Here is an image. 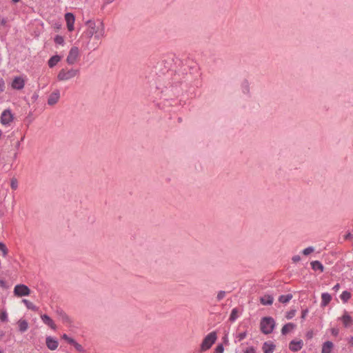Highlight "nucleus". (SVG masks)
<instances>
[{"label":"nucleus","instance_id":"obj_1","mask_svg":"<svg viewBox=\"0 0 353 353\" xmlns=\"http://www.w3.org/2000/svg\"><path fill=\"white\" fill-rule=\"evenodd\" d=\"M85 25L87 30L83 32L79 41L85 49L95 50L101 44L99 40L105 36L104 23L99 21L97 24L94 20L90 19Z\"/></svg>","mask_w":353,"mask_h":353},{"label":"nucleus","instance_id":"obj_2","mask_svg":"<svg viewBox=\"0 0 353 353\" xmlns=\"http://www.w3.org/2000/svg\"><path fill=\"white\" fill-rule=\"evenodd\" d=\"M276 325L274 319L271 316H265L261 319L260 330L264 334H271Z\"/></svg>","mask_w":353,"mask_h":353},{"label":"nucleus","instance_id":"obj_3","mask_svg":"<svg viewBox=\"0 0 353 353\" xmlns=\"http://www.w3.org/2000/svg\"><path fill=\"white\" fill-rule=\"evenodd\" d=\"M80 70L79 69L71 68L67 70L62 68L58 73L57 79L59 81H68L79 75Z\"/></svg>","mask_w":353,"mask_h":353},{"label":"nucleus","instance_id":"obj_4","mask_svg":"<svg viewBox=\"0 0 353 353\" xmlns=\"http://www.w3.org/2000/svg\"><path fill=\"white\" fill-rule=\"evenodd\" d=\"M217 339V334L216 332H212L209 333L203 339L200 349L201 352H205L212 346V345L216 342Z\"/></svg>","mask_w":353,"mask_h":353},{"label":"nucleus","instance_id":"obj_5","mask_svg":"<svg viewBox=\"0 0 353 353\" xmlns=\"http://www.w3.org/2000/svg\"><path fill=\"white\" fill-rule=\"evenodd\" d=\"M80 54L79 48L77 46H72L66 58V62L68 65H74L79 59Z\"/></svg>","mask_w":353,"mask_h":353},{"label":"nucleus","instance_id":"obj_6","mask_svg":"<svg viewBox=\"0 0 353 353\" xmlns=\"http://www.w3.org/2000/svg\"><path fill=\"white\" fill-rule=\"evenodd\" d=\"M30 288L24 284H18L14 286V294L18 297L28 296L30 294Z\"/></svg>","mask_w":353,"mask_h":353},{"label":"nucleus","instance_id":"obj_7","mask_svg":"<svg viewBox=\"0 0 353 353\" xmlns=\"http://www.w3.org/2000/svg\"><path fill=\"white\" fill-rule=\"evenodd\" d=\"M14 116L10 109L4 110L1 115V123L2 125H8L13 121Z\"/></svg>","mask_w":353,"mask_h":353},{"label":"nucleus","instance_id":"obj_8","mask_svg":"<svg viewBox=\"0 0 353 353\" xmlns=\"http://www.w3.org/2000/svg\"><path fill=\"white\" fill-rule=\"evenodd\" d=\"M46 344L49 350H55L59 346V341L55 338L51 336H48L46 338Z\"/></svg>","mask_w":353,"mask_h":353},{"label":"nucleus","instance_id":"obj_9","mask_svg":"<svg viewBox=\"0 0 353 353\" xmlns=\"http://www.w3.org/2000/svg\"><path fill=\"white\" fill-rule=\"evenodd\" d=\"M65 20L66 21L67 28L68 31L72 32L74 30V23L75 21L74 15L71 12H67L65 14Z\"/></svg>","mask_w":353,"mask_h":353},{"label":"nucleus","instance_id":"obj_10","mask_svg":"<svg viewBox=\"0 0 353 353\" xmlns=\"http://www.w3.org/2000/svg\"><path fill=\"white\" fill-rule=\"evenodd\" d=\"M303 342L302 340H299V341L292 340L289 343V349L292 352H294L301 350L303 348Z\"/></svg>","mask_w":353,"mask_h":353},{"label":"nucleus","instance_id":"obj_11","mask_svg":"<svg viewBox=\"0 0 353 353\" xmlns=\"http://www.w3.org/2000/svg\"><path fill=\"white\" fill-rule=\"evenodd\" d=\"M25 81L21 77H16L12 82V88L15 90H21L24 88Z\"/></svg>","mask_w":353,"mask_h":353},{"label":"nucleus","instance_id":"obj_12","mask_svg":"<svg viewBox=\"0 0 353 353\" xmlns=\"http://www.w3.org/2000/svg\"><path fill=\"white\" fill-rule=\"evenodd\" d=\"M60 98V92L59 90H54L52 92L48 99V104L49 105H54L56 104Z\"/></svg>","mask_w":353,"mask_h":353},{"label":"nucleus","instance_id":"obj_13","mask_svg":"<svg viewBox=\"0 0 353 353\" xmlns=\"http://www.w3.org/2000/svg\"><path fill=\"white\" fill-rule=\"evenodd\" d=\"M41 319L42 321L47 325H48L51 329L56 330L57 326L54 324L53 320L48 315V314H42L41 316Z\"/></svg>","mask_w":353,"mask_h":353},{"label":"nucleus","instance_id":"obj_14","mask_svg":"<svg viewBox=\"0 0 353 353\" xmlns=\"http://www.w3.org/2000/svg\"><path fill=\"white\" fill-rule=\"evenodd\" d=\"M273 301L274 297L270 294H265L260 298V303L263 305H271Z\"/></svg>","mask_w":353,"mask_h":353},{"label":"nucleus","instance_id":"obj_15","mask_svg":"<svg viewBox=\"0 0 353 353\" xmlns=\"http://www.w3.org/2000/svg\"><path fill=\"white\" fill-rule=\"evenodd\" d=\"M276 345L272 343L265 342L263 344L262 350L263 353H273Z\"/></svg>","mask_w":353,"mask_h":353},{"label":"nucleus","instance_id":"obj_16","mask_svg":"<svg viewBox=\"0 0 353 353\" xmlns=\"http://www.w3.org/2000/svg\"><path fill=\"white\" fill-rule=\"evenodd\" d=\"M296 327V324L293 323H288L285 324L281 328V334L283 335L288 334L291 330L295 329Z\"/></svg>","mask_w":353,"mask_h":353},{"label":"nucleus","instance_id":"obj_17","mask_svg":"<svg viewBox=\"0 0 353 353\" xmlns=\"http://www.w3.org/2000/svg\"><path fill=\"white\" fill-rule=\"evenodd\" d=\"M341 319L345 327H350L352 323V319L347 312H344V314L341 317Z\"/></svg>","mask_w":353,"mask_h":353},{"label":"nucleus","instance_id":"obj_18","mask_svg":"<svg viewBox=\"0 0 353 353\" xmlns=\"http://www.w3.org/2000/svg\"><path fill=\"white\" fill-rule=\"evenodd\" d=\"M312 269L314 271H319L323 272L324 271V266L319 261H313L310 263Z\"/></svg>","mask_w":353,"mask_h":353},{"label":"nucleus","instance_id":"obj_19","mask_svg":"<svg viewBox=\"0 0 353 353\" xmlns=\"http://www.w3.org/2000/svg\"><path fill=\"white\" fill-rule=\"evenodd\" d=\"M61 57L58 54L51 57L48 61V66L50 68H52L61 61Z\"/></svg>","mask_w":353,"mask_h":353},{"label":"nucleus","instance_id":"obj_20","mask_svg":"<svg viewBox=\"0 0 353 353\" xmlns=\"http://www.w3.org/2000/svg\"><path fill=\"white\" fill-rule=\"evenodd\" d=\"M18 326H19V331L21 333H23L28 329V323L25 319H20L17 322Z\"/></svg>","mask_w":353,"mask_h":353},{"label":"nucleus","instance_id":"obj_21","mask_svg":"<svg viewBox=\"0 0 353 353\" xmlns=\"http://www.w3.org/2000/svg\"><path fill=\"white\" fill-rule=\"evenodd\" d=\"M332 300V296L329 293L324 292L321 294V306L325 307Z\"/></svg>","mask_w":353,"mask_h":353},{"label":"nucleus","instance_id":"obj_22","mask_svg":"<svg viewBox=\"0 0 353 353\" xmlns=\"http://www.w3.org/2000/svg\"><path fill=\"white\" fill-rule=\"evenodd\" d=\"M57 315L61 319L64 323H70V319L67 314L61 308H59L56 311Z\"/></svg>","mask_w":353,"mask_h":353},{"label":"nucleus","instance_id":"obj_23","mask_svg":"<svg viewBox=\"0 0 353 353\" xmlns=\"http://www.w3.org/2000/svg\"><path fill=\"white\" fill-rule=\"evenodd\" d=\"M333 346H334V345L332 341H325L323 344L321 353H330L332 351V349L333 348Z\"/></svg>","mask_w":353,"mask_h":353},{"label":"nucleus","instance_id":"obj_24","mask_svg":"<svg viewBox=\"0 0 353 353\" xmlns=\"http://www.w3.org/2000/svg\"><path fill=\"white\" fill-rule=\"evenodd\" d=\"M293 296L292 294H282L279 297V301L282 303H288L292 299Z\"/></svg>","mask_w":353,"mask_h":353},{"label":"nucleus","instance_id":"obj_25","mask_svg":"<svg viewBox=\"0 0 353 353\" xmlns=\"http://www.w3.org/2000/svg\"><path fill=\"white\" fill-rule=\"evenodd\" d=\"M22 302L26 305V307L32 311H37L38 307L32 302L27 299H23Z\"/></svg>","mask_w":353,"mask_h":353},{"label":"nucleus","instance_id":"obj_26","mask_svg":"<svg viewBox=\"0 0 353 353\" xmlns=\"http://www.w3.org/2000/svg\"><path fill=\"white\" fill-rule=\"evenodd\" d=\"M340 298L343 303H347L351 298V293L347 290H345L341 294Z\"/></svg>","mask_w":353,"mask_h":353},{"label":"nucleus","instance_id":"obj_27","mask_svg":"<svg viewBox=\"0 0 353 353\" xmlns=\"http://www.w3.org/2000/svg\"><path fill=\"white\" fill-rule=\"evenodd\" d=\"M238 313H239L238 308H236V307L233 308L232 310L231 314L229 317L230 321H231V322L235 321L238 318Z\"/></svg>","mask_w":353,"mask_h":353},{"label":"nucleus","instance_id":"obj_28","mask_svg":"<svg viewBox=\"0 0 353 353\" xmlns=\"http://www.w3.org/2000/svg\"><path fill=\"white\" fill-rule=\"evenodd\" d=\"M242 91L244 94H248L250 92V85L248 80L245 79L241 83Z\"/></svg>","mask_w":353,"mask_h":353},{"label":"nucleus","instance_id":"obj_29","mask_svg":"<svg viewBox=\"0 0 353 353\" xmlns=\"http://www.w3.org/2000/svg\"><path fill=\"white\" fill-rule=\"evenodd\" d=\"M0 251L2 252V256L6 257L8 253V250L5 243L0 242Z\"/></svg>","mask_w":353,"mask_h":353},{"label":"nucleus","instance_id":"obj_30","mask_svg":"<svg viewBox=\"0 0 353 353\" xmlns=\"http://www.w3.org/2000/svg\"><path fill=\"white\" fill-rule=\"evenodd\" d=\"M71 345H73L76 350L78 351L79 352H84L85 350L82 345L77 343L75 340L74 341V343H72Z\"/></svg>","mask_w":353,"mask_h":353},{"label":"nucleus","instance_id":"obj_31","mask_svg":"<svg viewBox=\"0 0 353 353\" xmlns=\"http://www.w3.org/2000/svg\"><path fill=\"white\" fill-rule=\"evenodd\" d=\"M296 313V310L292 309L290 311L286 312L285 318L287 319H292L295 316Z\"/></svg>","mask_w":353,"mask_h":353},{"label":"nucleus","instance_id":"obj_32","mask_svg":"<svg viewBox=\"0 0 353 353\" xmlns=\"http://www.w3.org/2000/svg\"><path fill=\"white\" fill-rule=\"evenodd\" d=\"M54 41L55 43H57V44H59V45L64 44V39L62 36L56 35L54 39Z\"/></svg>","mask_w":353,"mask_h":353},{"label":"nucleus","instance_id":"obj_33","mask_svg":"<svg viewBox=\"0 0 353 353\" xmlns=\"http://www.w3.org/2000/svg\"><path fill=\"white\" fill-rule=\"evenodd\" d=\"M10 187L12 190H15L18 188V181L16 178H12L10 181Z\"/></svg>","mask_w":353,"mask_h":353},{"label":"nucleus","instance_id":"obj_34","mask_svg":"<svg viewBox=\"0 0 353 353\" xmlns=\"http://www.w3.org/2000/svg\"><path fill=\"white\" fill-rule=\"evenodd\" d=\"M0 320L3 322L8 321V314L6 310H1L0 313Z\"/></svg>","mask_w":353,"mask_h":353},{"label":"nucleus","instance_id":"obj_35","mask_svg":"<svg viewBox=\"0 0 353 353\" xmlns=\"http://www.w3.org/2000/svg\"><path fill=\"white\" fill-rule=\"evenodd\" d=\"M314 250V248L312 246L307 247L303 250L302 253L304 255H308L310 253L313 252Z\"/></svg>","mask_w":353,"mask_h":353},{"label":"nucleus","instance_id":"obj_36","mask_svg":"<svg viewBox=\"0 0 353 353\" xmlns=\"http://www.w3.org/2000/svg\"><path fill=\"white\" fill-rule=\"evenodd\" d=\"M61 338L63 339H64L65 341H66L69 344H72V343H74V339L70 337L68 334H63L62 336H61Z\"/></svg>","mask_w":353,"mask_h":353},{"label":"nucleus","instance_id":"obj_37","mask_svg":"<svg viewBox=\"0 0 353 353\" xmlns=\"http://www.w3.org/2000/svg\"><path fill=\"white\" fill-rule=\"evenodd\" d=\"M223 352H224L223 345L222 343H220L214 349V353H223Z\"/></svg>","mask_w":353,"mask_h":353},{"label":"nucleus","instance_id":"obj_38","mask_svg":"<svg viewBox=\"0 0 353 353\" xmlns=\"http://www.w3.org/2000/svg\"><path fill=\"white\" fill-rule=\"evenodd\" d=\"M226 292L223 290H221L218 292L216 299L218 301H221L225 296Z\"/></svg>","mask_w":353,"mask_h":353},{"label":"nucleus","instance_id":"obj_39","mask_svg":"<svg viewBox=\"0 0 353 353\" xmlns=\"http://www.w3.org/2000/svg\"><path fill=\"white\" fill-rule=\"evenodd\" d=\"M6 84L3 79L0 77V93L4 92Z\"/></svg>","mask_w":353,"mask_h":353},{"label":"nucleus","instance_id":"obj_40","mask_svg":"<svg viewBox=\"0 0 353 353\" xmlns=\"http://www.w3.org/2000/svg\"><path fill=\"white\" fill-rule=\"evenodd\" d=\"M308 312H309V310L307 308H305L302 310L301 316V321H303L305 319L306 316L307 315Z\"/></svg>","mask_w":353,"mask_h":353},{"label":"nucleus","instance_id":"obj_41","mask_svg":"<svg viewBox=\"0 0 353 353\" xmlns=\"http://www.w3.org/2000/svg\"><path fill=\"white\" fill-rule=\"evenodd\" d=\"M246 335L247 334L245 332H241L238 334L237 338L239 339V341H241L246 337Z\"/></svg>","mask_w":353,"mask_h":353},{"label":"nucleus","instance_id":"obj_42","mask_svg":"<svg viewBox=\"0 0 353 353\" xmlns=\"http://www.w3.org/2000/svg\"><path fill=\"white\" fill-rule=\"evenodd\" d=\"M300 260H301V256L299 255H294L292 258V261L294 263H297V262L300 261Z\"/></svg>","mask_w":353,"mask_h":353},{"label":"nucleus","instance_id":"obj_43","mask_svg":"<svg viewBox=\"0 0 353 353\" xmlns=\"http://www.w3.org/2000/svg\"><path fill=\"white\" fill-rule=\"evenodd\" d=\"M244 353H256V351L253 347H250L247 348L244 351Z\"/></svg>","mask_w":353,"mask_h":353},{"label":"nucleus","instance_id":"obj_44","mask_svg":"<svg viewBox=\"0 0 353 353\" xmlns=\"http://www.w3.org/2000/svg\"><path fill=\"white\" fill-rule=\"evenodd\" d=\"M305 336H306L307 339H312L313 338V332L312 330H310V331L307 332Z\"/></svg>","mask_w":353,"mask_h":353},{"label":"nucleus","instance_id":"obj_45","mask_svg":"<svg viewBox=\"0 0 353 353\" xmlns=\"http://www.w3.org/2000/svg\"><path fill=\"white\" fill-rule=\"evenodd\" d=\"M352 239H353V234L351 232H348L345 236V240H351Z\"/></svg>","mask_w":353,"mask_h":353},{"label":"nucleus","instance_id":"obj_46","mask_svg":"<svg viewBox=\"0 0 353 353\" xmlns=\"http://www.w3.org/2000/svg\"><path fill=\"white\" fill-rule=\"evenodd\" d=\"M0 287H1L3 288H6V283L3 279H0Z\"/></svg>","mask_w":353,"mask_h":353},{"label":"nucleus","instance_id":"obj_47","mask_svg":"<svg viewBox=\"0 0 353 353\" xmlns=\"http://www.w3.org/2000/svg\"><path fill=\"white\" fill-rule=\"evenodd\" d=\"M7 23V19L6 18H2L0 21L1 26H6Z\"/></svg>","mask_w":353,"mask_h":353},{"label":"nucleus","instance_id":"obj_48","mask_svg":"<svg viewBox=\"0 0 353 353\" xmlns=\"http://www.w3.org/2000/svg\"><path fill=\"white\" fill-rule=\"evenodd\" d=\"M340 289V284L339 283H336L332 288L333 290H334L335 292H337Z\"/></svg>","mask_w":353,"mask_h":353},{"label":"nucleus","instance_id":"obj_49","mask_svg":"<svg viewBox=\"0 0 353 353\" xmlns=\"http://www.w3.org/2000/svg\"><path fill=\"white\" fill-rule=\"evenodd\" d=\"M39 97V95L37 93H34L32 96V100L33 101H36Z\"/></svg>","mask_w":353,"mask_h":353},{"label":"nucleus","instance_id":"obj_50","mask_svg":"<svg viewBox=\"0 0 353 353\" xmlns=\"http://www.w3.org/2000/svg\"><path fill=\"white\" fill-rule=\"evenodd\" d=\"M332 333L333 335L336 336L338 334V330H336V329H332Z\"/></svg>","mask_w":353,"mask_h":353},{"label":"nucleus","instance_id":"obj_51","mask_svg":"<svg viewBox=\"0 0 353 353\" xmlns=\"http://www.w3.org/2000/svg\"><path fill=\"white\" fill-rule=\"evenodd\" d=\"M20 144H21V143H20V141H17V143H16V145H15V148H16L17 149H19V147H20Z\"/></svg>","mask_w":353,"mask_h":353},{"label":"nucleus","instance_id":"obj_52","mask_svg":"<svg viewBox=\"0 0 353 353\" xmlns=\"http://www.w3.org/2000/svg\"><path fill=\"white\" fill-rule=\"evenodd\" d=\"M114 0H105V3L109 4L113 2Z\"/></svg>","mask_w":353,"mask_h":353},{"label":"nucleus","instance_id":"obj_53","mask_svg":"<svg viewBox=\"0 0 353 353\" xmlns=\"http://www.w3.org/2000/svg\"><path fill=\"white\" fill-rule=\"evenodd\" d=\"M14 3H18L20 0H12Z\"/></svg>","mask_w":353,"mask_h":353},{"label":"nucleus","instance_id":"obj_54","mask_svg":"<svg viewBox=\"0 0 353 353\" xmlns=\"http://www.w3.org/2000/svg\"><path fill=\"white\" fill-rule=\"evenodd\" d=\"M224 341L228 342L227 336L223 337Z\"/></svg>","mask_w":353,"mask_h":353},{"label":"nucleus","instance_id":"obj_55","mask_svg":"<svg viewBox=\"0 0 353 353\" xmlns=\"http://www.w3.org/2000/svg\"><path fill=\"white\" fill-rule=\"evenodd\" d=\"M24 138H25V136H23V137L21 138V141H20V142H21V141H23L24 140Z\"/></svg>","mask_w":353,"mask_h":353},{"label":"nucleus","instance_id":"obj_56","mask_svg":"<svg viewBox=\"0 0 353 353\" xmlns=\"http://www.w3.org/2000/svg\"><path fill=\"white\" fill-rule=\"evenodd\" d=\"M17 157V153H15L14 155V158L16 159Z\"/></svg>","mask_w":353,"mask_h":353},{"label":"nucleus","instance_id":"obj_57","mask_svg":"<svg viewBox=\"0 0 353 353\" xmlns=\"http://www.w3.org/2000/svg\"><path fill=\"white\" fill-rule=\"evenodd\" d=\"M0 353H3V351L0 349Z\"/></svg>","mask_w":353,"mask_h":353}]
</instances>
